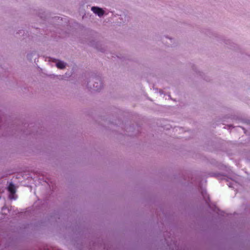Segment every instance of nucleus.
I'll list each match as a JSON object with an SVG mask.
<instances>
[{
  "label": "nucleus",
  "instance_id": "5",
  "mask_svg": "<svg viewBox=\"0 0 250 250\" xmlns=\"http://www.w3.org/2000/svg\"><path fill=\"white\" fill-rule=\"evenodd\" d=\"M101 84H102L101 83V82H100V83H99V86H100V87H101Z\"/></svg>",
  "mask_w": 250,
  "mask_h": 250
},
{
  "label": "nucleus",
  "instance_id": "3",
  "mask_svg": "<svg viewBox=\"0 0 250 250\" xmlns=\"http://www.w3.org/2000/svg\"><path fill=\"white\" fill-rule=\"evenodd\" d=\"M56 66L59 68L63 69L65 67V65L63 62H59L56 63Z\"/></svg>",
  "mask_w": 250,
  "mask_h": 250
},
{
  "label": "nucleus",
  "instance_id": "4",
  "mask_svg": "<svg viewBox=\"0 0 250 250\" xmlns=\"http://www.w3.org/2000/svg\"><path fill=\"white\" fill-rule=\"evenodd\" d=\"M98 83H97V85L96 86H95L94 85V87L97 88L96 90H98L99 89V88H98Z\"/></svg>",
  "mask_w": 250,
  "mask_h": 250
},
{
  "label": "nucleus",
  "instance_id": "2",
  "mask_svg": "<svg viewBox=\"0 0 250 250\" xmlns=\"http://www.w3.org/2000/svg\"><path fill=\"white\" fill-rule=\"evenodd\" d=\"M8 190L12 194H14L16 192V188L14 184L12 183H10L8 187Z\"/></svg>",
  "mask_w": 250,
  "mask_h": 250
},
{
  "label": "nucleus",
  "instance_id": "1",
  "mask_svg": "<svg viewBox=\"0 0 250 250\" xmlns=\"http://www.w3.org/2000/svg\"><path fill=\"white\" fill-rule=\"evenodd\" d=\"M91 10L100 17L103 16L104 14V11L99 7H92L91 8Z\"/></svg>",
  "mask_w": 250,
  "mask_h": 250
}]
</instances>
